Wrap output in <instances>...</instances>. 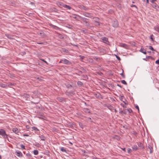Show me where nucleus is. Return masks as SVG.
<instances>
[{
  "label": "nucleus",
  "mask_w": 159,
  "mask_h": 159,
  "mask_svg": "<svg viewBox=\"0 0 159 159\" xmlns=\"http://www.w3.org/2000/svg\"><path fill=\"white\" fill-rule=\"evenodd\" d=\"M81 20L82 21V23L83 24H84L85 25L87 26H89L90 25L89 22L87 20L88 19L85 17H83L81 16H79Z\"/></svg>",
  "instance_id": "f257e3e1"
},
{
  "label": "nucleus",
  "mask_w": 159,
  "mask_h": 159,
  "mask_svg": "<svg viewBox=\"0 0 159 159\" xmlns=\"http://www.w3.org/2000/svg\"><path fill=\"white\" fill-rule=\"evenodd\" d=\"M0 135H1L4 139L8 138V135L6 134V132L4 129H0Z\"/></svg>",
  "instance_id": "f03ea898"
},
{
  "label": "nucleus",
  "mask_w": 159,
  "mask_h": 159,
  "mask_svg": "<svg viewBox=\"0 0 159 159\" xmlns=\"http://www.w3.org/2000/svg\"><path fill=\"white\" fill-rule=\"evenodd\" d=\"M146 150L147 151H149L150 153H152L153 151L152 146L151 144H148L146 146Z\"/></svg>",
  "instance_id": "7ed1b4c3"
},
{
  "label": "nucleus",
  "mask_w": 159,
  "mask_h": 159,
  "mask_svg": "<svg viewBox=\"0 0 159 159\" xmlns=\"http://www.w3.org/2000/svg\"><path fill=\"white\" fill-rule=\"evenodd\" d=\"M84 16L90 18H94L92 16V14L90 13L84 12L83 13Z\"/></svg>",
  "instance_id": "20e7f679"
},
{
  "label": "nucleus",
  "mask_w": 159,
  "mask_h": 159,
  "mask_svg": "<svg viewBox=\"0 0 159 159\" xmlns=\"http://www.w3.org/2000/svg\"><path fill=\"white\" fill-rule=\"evenodd\" d=\"M112 25L114 27H117L118 25L117 21L116 20H113L112 22Z\"/></svg>",
  "instance_id": "39448f33"
},
{
  "label": "nucleus",
  "mask_w": 159,
  "mask_h": 159,
  "mask_svg": "<svg viewBox=\"0 0 159 159\" xmlns=\"http://www.w3.org/2000/svg\"><path fill=\"white\" fill-rule=\"evenodd\" d=\"M101 39L104 43H106L107 44H108L109 43V42L108 41V39L107 37H102L101 38Z\"/></svg>",
  "instance_id": "423d86ee"
},
{
  "label": "nucleus",
  "mask_w": 159,
  "mask_h": 159,
  "mask_svg": "<svg viewBox=\"0 0 159 159\" xmlns=\"http://www.w3.org/2000/svg\"><path fill=\"white\" fill-rule=\"evenodd\" d=\"M79 7L81 9L84 10L85 11H86L89 9V8L88 7L85 6L83 5H80Z\"/></svg>",
  "instance_id": "0eeeda50"
},
{
  "label": "nucleus",
  "mask_w": 159,
  "mask_h": 159,
  "mask_svg": "<svg viewBox=\"0 0 159 159\" xmlns=\"http://www.w3.org/2000/svg\"><path fill=\"white\" fill-rule=\"evenodd\" d=\"M61 60L62 61L63 63L65 64L70 65L71 64V63L69 61L66 59H61Z\"/></svg>",
  "instance_id": "6e6552de"
},
{
  "label": "nucleus",
  "mask_w": 159,
  "mask_h": 159,
  "mask_svg": "<svg viewBox=\"0 0 159 159\" xmlns=\"http://www.w3.org/2000/svg\"><path fill=\"white\" fill-rule=\"evenodd\" d=\"M66 95L69 96L70 95H72V94H73L74 93V92L72 91H66Z\"/></svg>",
  "instance_id": "1a4fd4ad"
},
{
  "label": "nucleus",
  "mask_w": 159,
  "mask_h": 159,
  "mask_svg": "<svg viewBox=\"0 0 159 159\" xmlns=\"http://www.w3.org/2000/svg\"><path fill=\"white\" fill-rule=\"evenodd\" d=\"M49 25L52 28L54 29H55L56 30H59L60 29V28L57 26H55V25H52V24H50V25Z\"/></svg>",
  "instance_id": "9d476101"
},
{
  "label": "nucleus",
  "mask_w": 159,
  "mask_h": 159,
  "mask_svg": "<svg viewBox=\"0 0 159 159\" xmlns=\"http://www.w3.org/2000/svg\"><path fill=\"white\" fill-rule=\"evenodd\" d=\"M96 97L98 98H102V96L100 93H97L95 94Z\"/></svg>",
  "instance_id": "9b49d317"
},
{
  "label": "nucleus",
  "mask_w": 159,
  "mask_h": 159,
  "mask_svg": "<svg viewBox=\"0 0 159 159\" xmlns=\"http://www.w3.org/2000/svg\"><path fill=\"white\" fill-rule=\"evenodd\" d=\"M12 131L16 134H17L19 132V130L17 128H14L12 129Z\"/></svg>",
  "instance_id": "f8f14e48"
},
{
  "label": "nucleus",
  "mask_w": 159,
  "mask_h": 159,
  "mask_svg": "<svg viewBox=\"0 0 159 159\" xmlns=\"http://www.w3.org/2000/svg\"><path fill=\"white\" fill-rule=\"evenodd\" d=\"M5 35L8 38L10 39H14L13 37L14 36L9 34H6Z\"/></svg>",
  "instance_id": "ddd939ff"
},
{
  "label": "nucleus",
  "mask_w": 159,
  "mask_h": 159,
  "mask_svg": "<svg viewBox=\"0 0 159 159\" xmlns=\"http://www.w3.org/2000/svg\"><path fill=\"white\" fill-rule=\"evenodd\" d=\"M138 146L139 147H140L141 148L144 149V148L142 143L140 142H139L138 143Z\"/></svg>",
  "instance_id": "4468645a"
},
{
  "label": "nucleus",
  "mask_w": 159,
  "mask_h": 159,
  "mask_svg": "<svg viewBox=\"0 0 159 159\" xmlns=\"http://www.w3.org/2000/svg\"><path fill=\"white\" fill-rule=\"evenodd\" d=\"M140 51L143 53H144V54H147V52H146V50H145L144 48H141V49L140 50Z\"/></svg>",
  "instance_id": "2eb2a0df"
},
{
  "label": "nucleus",
  "mask_w": 159,
  "mask_h": 159,
  "mask_svg": "<svg viewBox=\"0 0 159 159\" xmlns=\"http://www.w3.org/2000/svg\"><path fill=\"white\" fill-rule=\"evenodd\" d=\"M57 36L61 39H63L64 38L62 35L58 33L57 34Z\"/></svg>",
  "instance_id": "dca6fc26"
},
{
  "label": "nucleus",
  "mask_w": 159,
  "mask_h": 159,
  "mask_svg": "<svg viewBox=\"0 0 159 159\" xmlns=\"http://www.w3.org/2000/svg\"><path fill=\"white\" fill-rule=\"evenodd\" d=\"M121 47H123L124 48L126 49H128L129 48V46L125 43L122 44H121Z\"/></svg>",
  "instance_id": "f3484780"
},
{
  "label": "nucleus",
  "mask_w": 159,
  "mask_h": 159,
  "mask_svg": "<svg viewBox=\"0 0 159 159\" xmlns=\"http://www.w3.org/2000/svg\"><path fill=\"white\" fill-rule=\"evenodd\" d=\"M37 34L42 37H43V35H44L45 34L43 33L42 31H40L39 32H38L37 33Z\"/></svg>",
  "instance_id": "a211bd4d"
},
{
  "label": "nucleus",
  "mask_w": 159,
  "mask_h": 159,
  "mask_svg": "<svg viewBox=\"0 0 159 159\" xmlns=\"http://www.w3.org/2000/svg\"><path fill=\"white\" fill-rule=\"evenodd\" d=\"M77 85L79 87H81L83 85V83L80 81H78L77 82Z\"/></svg>",
  "instance_id": "6ab92c4d"
},
{
  "label": "nucleus",
  "mask_w": 159,
  "mask_h": 159,
  "mask_svg": "<svg viewBox=\"0 0 159 159\" xmlns=\"http://www.w3.org/2000/svg\"><path fill=\"white\" fill-rule=\"evenodd\" d=\"M57 99L60 102H62L65 100V99L61 97H57Z\"/></svg>",
  "instance_id": "aec40b11"
},
{
  "label": "nucleus",
  "mask_w": 159,
  "mask_h": 159,
  "mask_svg": "<svg viewBox=\"0 0 159 159\" xmlns=\"http://www.w3.org/2000/svg\"><path fill=\"white\" fill-rule=\"evenodd\" d=\"M63 7H64L67 8L69 10H70L71 9V7H70L69 6H68V5H66V4H63Z\"/></svg>",
  "instance_id": "412c9836"
},
{
  "label": "nucleus",
  "mask_w": 159,
  "mask_h": 159,
  "mask_svg": "<svg viewBox=\"0 0 159 159\" xmlns=\"http://www.w3.org/2000/svg\"><path fill=\"white\" fill-rule=\"evenodd\" d=\"M16 152V153H17V156L18 157H22V153H21V152Z\"/></svg>",
  "instance_id": "4be33fe9"
},
{
  "label": "nucleus",
  "mask_w": 159,
  "mask_h": 159,
  "mask_svg": "<svg viewBox=\"0 0 159 159\" xmlns=\"http://www.w3.org/2000/svg\"><path fill=\"white\" fill-rule=\"evenodd\" d=\"M132 149L134 151H136L138 149V148L136 145H134L133 146Z\"/></svg>",
  "instance_id": "5701e85b"
},
{
  "label": "nucleus",
  "mask_w": 159,
  "mask_h": 159,
  "mask_svg": "<svg viewBox=\"0 0 159 159\" xmlns=\"http://www.w3.org/2000/svg\"><path fill=\"white\" fill-rule=\"evenodd\" d=\"M78 16L79 17V16H80L79 15H76L75 14H73L72 16V17L73 18L75 19L76 20H77V17H78Z\"/></svg>",
  "instance_id": "b1692460"
},
{
  "label": "nucleus",
  "mask_w": 159,
  "mask_h": 159,
  "mask_svg": "<svg viewBox=\"0 0 159 159\" xmlns=\"http://www.w3.org/2000/svg\"><path fill=\"white\" fill-rule=\"evenodd\" d=\"M39 137L42 140L44 141L45 139V137L43 135H41L39 136Z\"/></svg>",
  "instance_id": "393cba45"
},
{
  "label": "nucleus",
  "mask_w": 159,
  "mask_h": 159,
  "mask_svg": "<svg viewBox=\"0 0 159 159\" xmlns=\"http://www.w3.org/2000/svg\"><path fill=\"white\" fill-rule=\"evenodd\" d=\"M84 111L86 113H90V111L89 109L88 108H84Z\"/></svg>",
  "instance_id": "a878e982"
},
{
  "label": "nucleus",
  "mask_w": 159,
  "mask_h": 159,
  "mask_svg": "<svg viewBox=\"0 0 159 159\" xmlns=\"http://www.w3.org/2000/svg\"><path fill=\"white\" fill-rule=\"evenodd\" d=\"M93 58L96 60L97 61H99L100 60V58L98 57H97L95 56H93Z\"/></svg>",
  "instance_id": "bb28decb"
},
{
  "label": "nucleus",
  "mask_w": 159,
  "mask_h": 159,
  "mask_svg": "<svg viewBox=\"0 0 159 159\" xmlns=\"http://www.w3.org/2000/svg\"><path fill=\"white\" fill-rule=\"evenodd\" d=\"M155 30L157 32H159V26H157L155 27Z\"/></svg>",
  "instance_id": "cd10ccee"
},
{
  "label": "nucleus",
  "mask_w": 159,
  "mask_h": 159,
  "mask_svg": "<svg viewBox=\"0 0 159 159\" xmlns=\"http://www.w3.org/2000/svg\"><path fill=\"white\" fill-rule=\"evenodd\" d=\"M33 153L35 155H37L38 154L39 152L38 150H34L33 151Z\"/></svg>",
  "instance_id": "c85d7f7f"
},
{
  "label": "nucleus",
  "mask_w": 159,
  "mask_h": 159,
  "mask_svg": "<svg viewBox=\"0 0 159 159\" xmlns=\"http://www.w3.org/2000/svg\"><path fill=\"white\" fill-rule=\"evenodd\" d=\"M34 145L38 147H39L40 146V144L36 142L34 144Z\"/></svg>",
  "instance_id": "c756f323"
},
{
  "label": "nucleus",
  "mask_w": 159,
  "mask_h": 159,
  "mask_svg": "<svg viewBox=\"0 0 159 159\" xmlns=\"http://www.w3.org/2000/svg\"><path fill=\"white\" fill-rule=\"evenodd\" d=\"M146 58H148V59H150L152 60H154V58H153L151 56H147L146 57Z\"/></svg>",
  "instance_id": "7c9ffc66"
},
{
  "label": "nucleus",
  "mask_w": 159,
  "mask_h": 159,
  "mask_svg": "<svg viewBox=\"0 0 159 159\" xmlns=\"http://www.w3.org/2000/svg\"><path fill=\"white\" fill-rule=\"evenodd\" d=\"M0 86L2 87V88H5L6 86V85L5 84L1 83V84H0Z\"/></svg>",
  "instance_id": "2f4dec72"
},
{
  "label": "nucleus",
  "mask_w": 159,
  "mask_h": 159,
  "mask_svg": "<svg viewBox=\"0 0 159 159\" xmlns=\"http://www.w3.org/2000/svg\"><path fill=\"white\" fill-rule=\"evenodd\" d=\"M61 150L63 152H66V151L65 149L63 147H61Z\"/></svg>",
  "instance_id": "473e14b6"
},
{
  "label": "nucleus",
  "mask_w": 159,
  "mask_h": 159,
  "mask_svg": "<svg viewBox=\"0 0 159 159\" xmlns=\"http://www.w3.org/2000/svg\"><path fill=\"white\" fill-rule=\"evenodd\" d=\"M119 113L122 115L124 114V111L122 110L121 108H120L119 109Z\"/></svg>",
  "instance_id": "72a5a7b5"
},
{
  "label": "nucleus",
  "mask_w": 159,
  "mask_h": 159,
  "mask_svg": "<svg viewBox=\"0 0 159 159\" xmlns=\"http://www.w3.org/2000/svg\"><path fill=\"white\" fill-rule=\"evenodd\" d=\"M45 154H46L48 156H50V152L48 151H47L45 152Z\"/></svg>",
  "instance_id": "f704fd0d"
},
{
  "label": "nucleus",
  "mask_w": 159,
  "mask_h": 159,
  "mask_svg": "<svg viewBox=\"0 0 159 159\" xmlns=\"http://www.w3.org/2000/svg\"><path fill=\"white\" fill-rule=\"evenodd\" d=\"M149 48L152 51H155V50L153 48V47L151 46H149Z\"/></svg>",
  "instance_id": "c9c22d12"
},
{
  "label": "nucleus",
  "mask_w": 159,
  "mask_h": 159,
  "mask_svg": "<svg viewBox=\"0 0 159 159\" xmlns=\"http://www.w3.org/2000/svg\"><path fill=\"white\" fill-rule=\"evenodd\" d=\"M120 75L122 76V77L123 78H125V76L124 75V71L122 70V73L120 74Z\"/></svg>",
  "instance_id": "e433bc0d"
},
{
  "label": "nucleus",
  "mask_w": 159,
  "mask_h": 159,
  "mask_svg": "<svg viewBox=\"0 0 159 159\" xmlns=\"http://www.w3.org/2000/svg\"><path fill=\"white\" fill-rule=\"evenodd\" d=\"M26 155L29 158H30L31 157V155L30 153H27L26 154Z\"/></svg>",
  "instance_id": "4c0bfd02"
},
{
  "label": "nucleus",
  "mask_w": 159,
  "mask_h": 159,
  "mask_svg": "<svg viewBox=\"0 0 159 159\" xmlns=\"http://www.w3.org/2000/svg\"><path fill=\"white\" fill-rule=\"evenodd\" d=\"M121 82L122 84H123L125 85H127V83L125 80H121Z\"/></svg>",
  "instance_id": "58836bf2"
},
{
  "label": "nucleus",
  "mask_w": 159,
  "mask_h": 159,
  "mask_svg": "<svg viewBox=\"0 0 159 159\" xmlns=\"http://www.w3.org/2000/svg\"><path fill=\"white\" fill-rule=\"evenodd\" d=\"M32 129L35 130H37V131H39V130L36 127H32Z\"/></svg>",
  "instance_id": "ea45409f"
},
{
  "label": "nucleus",
  "mask_w": 159,
  "mask_h": 159,
  "mask_svg": "<svg viewBox=\"0 0 159 159\" xmlns=\"http://www.w3.org/2000/svg\"><path fill=\"white\" fill-rule=\"evenodd\" d=\"M95 25L96 26H99L100 24H99V22L98 21H97L96 22H95Z\"/></svg>",
  "instance_id": "a19ab883"
},
{
  "label": "nucleus",
  "mask_w": 159,
  "mask_h": 159,
  "mask_svg": "<svg viewBox=\"0 0 159 159\" xmlns=\"http://www.w3.org/2000/svg\"><path fill=\"white\" fill-rule=\"evenodd\" d=\"M127 111L129 112V113H130L132 112V110L131 109L129 108L127 110Z\"/></svg>",
  "instance_id": "79ce46f5"
},
{
  "label": "nucleus",
  "mask_w": 159,
  "mask_h": 159,
  "mask_svg": "<svg viewBox=\"0 0 159 159\" xmlns=\"http://www.w3.org/2000/svg\"><path fill=\"white\" fill-rule=\"evenodd\" d=\"M79 57H80V59L81 61L83 60L84 59V58L85 57L83 56L80 55L79 56Z\"/></svg>",
  "instance_id": "37998d69"
},
{
  "label": "nucleus",
  "mask_w": 159,
  "mask_h": 159,
  "mask_svg": "<svg viewBox=\"0 0 159 159\" xmlns=\"http://www.w3.org/2000/svg\"><path fill=\"white\" fill-rule=\"evenodd\" d=\"M93 19H95V22L97 21H98L99 20V18L97 17H94Z\"/></svg>",
  "instance_id": "c03bdc74"
},
{
  "label": "nucleus",
  "mask_w": 159,
  "mask_h": 159,
  "mask_svg": "<svg viewBox=\"0 0 159 159\" xmlns=\"http://www.w3.org/2000/svg\"><path fill=\"white\" fill-rule=\"evenodd\" d=\"M57 4L59 5H60L62 6H63V3L62 2H57Z\"/></svg>",
  "instance_id": "a18cd8bd"
},
{
  "label": "nucleus",
  "mask_w": 159,
  "mask_h": 159,
  "mask_svg": "<svg viewBox=\"0 0 159 159\" xmlns=\"http://www.w3.org/2000/svg\"><path fill=\"white\" fill-rule=\"evenodd\" d=\"M66 87L67 88H69L70 87H72V86L71 84H68L66 85Z\"/></svg>",
  "instance_id": "49530a36"
},
{
  "label": "nucleus",
  "mask_w": 159,
  "mask_h": 159,
  "mask_svg": "<svg viewBox=\"0 0 159 159\" xmlns=\"http://www.w3.org/2000/svg\"><path fill=\"white\" fill-rule=\"evenodd\" d=\"M152 36H153V34H152L150 36V38L152 41H154V39L153 38H152Z\"/></svg>",
  "instance_id": "de8ad7c7"
},
{
  "label": "nucleus",
  "mask_w": 159,
  "mask_h": 159,
  "mask_svg": "<svg viewBox=\"0 0 159 159\" xmlns=\"http://www.w3.org/2000/svg\"><path fill=\"white\" fill-rule=\"evenodd\" d=\"M20 147L22 149H25V146L23 144H21L20 145Z\"/></svg>",
  "instance_id": "09e8293b"
},
{
  "label": "nucleus",
  "mask_w": 159,
  "mask_h": 159,
  "mask_svg": "<svg viewBox=\"0 0 159 159\" xmlns=\"http://www.w3.org/2000/svg\"><path fill=\"white\" fill-rule=\"evenodd\" d=\"M116 58H117V59H118V61H120L121 60V59L118 56L116 55Z\"/></svg>",
  "instance_id": "8fccbe9b"
},
{
  "label": "nucleus",
  "mask_w": 159,
  "mask_h": 159,
  "mask_svg": "<svg viewBox=\"0 0 159 159\" xmlns=\"http://www.w3.org/2000/svg\"><path fill=\"white\" fill-rule=\"evenodd\" d=\"M135 108L136 109H137L138 110V112H139V107L138 106V105H136L135 106Z\"/></svg>",
  "instance_id": "3c124183"
},
{
  "label": "nucleus",
  "mask_w": 159,
  "mask_h": 159,
  "mask_svg": "<svg viewBox=\"0 0 159 159\" xmlns=\"http://www.w3.org/2000/svg\"><path fill=\"white\" fill-rule=\"evenodd\" d=\"M79 125L81 128H83V125L82 123L80 122L79 123Z\"/></svg>",
  "instance_id": "603ef678"
},
{
  "label": "nucleus",
  "mask_w": 159,
  "mask_h": 159,
  "mask_svg": "<svg viewBox=\"0 0 159 159\" xmlns=\"http://www.w3.org/2000/svg\"><path fill=\"white\" fill-rule=\"evenodd\" d=\"M80 69L84 71V72L85 71V69L83 67H81L80 68Z\"/></svg>",
  "instance_id": "864d4df0"
},
{
  "label": "nucleus",
  "mask_w": 159,
  "mask_h": 159,
  "mask_svg": "<svg viewBox=\"0 0 159 159\" xmlns=\"http://www.w3.org/2000/svg\"><path fill=\"white\" fill-rule=\"evenodd\" d=\"M8 86H13L14 85V84H12V83H8Z\"/></svg>",
  "instance_id": "5fc2aeb1"
},
{
  "label": "nucleus",
  "mask_w": 159,
  "mask_h": 159,
  "mask_svg": "<svg viewBox=\"0 0 159 159\" xmlns=\"http://www.w3.org/2000/svg\"><path fill=\"white\" fill-rule=\"evenodd\" d=\"M155 63L157 64H159V60L158 59L155 61Z\"/></svg>",
  "instance_id": "6e6d98bb"
},
{
  "label": "nucleus",
  "mask_w": 159,
  "mask_h": 159,
  "mask_svg": "<svg viewBox=\"0 0 159 159\" xmlns=\"http://www.w3.org/2000/svg\"><path fill=\"white\" fill-rule=\"evenodd\" d=\"M120 105L124 108H126V107L124 104L121 103Z\"/></svg>",
  "instance_id": "4d7b16f0"
},
{
  "label": "nucleus",
  "mask_w": 159,
  "mask_h": 159,
  "mask_svg": "<svg viewBox=\"0 0 159 159\" xmlns=\"http://www.w3.org/2000/svg\"><path fill=\"white\" fill-rule=\"evenodd\" d=\"M127 150H128V152L129 153L130 152V151H131V149H130L129 148H128L127 149Z\"/></svg>",
  "instance_id": "13d9d810"
},
{
  "label": "nucleus",
  "mask_w": 159,
  "mask_h": 159,
  "mask_svg": "<svg viewBox=\"0 0 159 159\" xmlns=\"http://www.w3.org/2000/svg\"><path fill=\"white\" fill-rule=\"evenodd\" d=\"M108 107L110 110H111V108L112 107L111 105H110L108 106Z\"/></svg>",
  "instance_id": "bf43d9fd"
},
{
  "label": "nucleus",
  "mask_w": 159,
  "mask_h": 159,
  "mask_svg": "<svg viewBox=\"0 0 159 159\" xmlns=\"http://www.w3.org/2000/svg\"><path fill=\"white\" fill-rule=\"evenodd\" d=\"M131 7H136V8H137V7L134 5H131Z\"/></svg>",
  "instance_id": "052dcab7"
},
{
  "label": "nucleus",
  "mask_w": 159,
  "mask_h": 159,
  "mask_svg": "<svg viewBox=\"0 0 159 159\" xmlns=\"http://www.w3.org/2000/svg\"><path fill=\"white\" fill-rule=\"evenodd\" d=\"M157 0H151L150 1V2L152 3H153L155 1H156Z\"/></svg>",
  "instance_id": "680f3d73"
},
{
  "label": "nucleus",
  "mask_w": 159,
  "mask_h": 159,
  "mask_svg": "<svg viewBox=\"0 0 159 159\" xmlns=\"http://www.w3.org/2000/svg\"><path fill=\"white\" fill-rule=\"evenodd\" d=\"M88 120L90 121L91 122H92V120H91V119L90 118H88Z\"/></svg>",
  "instance_id": "e2e57ef3"
},
{
  "label": "nucleus",
  "mask_w": 159,
  "mask_h": 159,
  "mask_svg": "<svg viewBox=\"0 0 159 159\" xmlns=\"http://www.w3.org/2000/svg\"><path fill=\"white\" fill-rule=\"evenodd\" d=\"M42 60L44 62H45V63H46V64H48V63H47V62L46 61H45L44 59H42Z\"/></svg>",
  "instance_id": "0e129e2a"
},
{
  "label": "nucleus",
  "mask_w": 159,
  "mask_h": 159,
  "mask_svg": "<svg viewBox=\"0 0 159 159\" xmlns=\"http://www.w3.org/2000/svg\"><path fill=\"white\" fill-rule=\"evenodd\" d=\"M30 4H31V5H35L34 3V2H30Z\"/></svg>",
  "instance_id": "69168bd1"
},
{
  "label": "nucleus",
  "mask_w": 159,
  "mask_h": 159,
  "mask_svg": "<svg viewBox=\"0 0 159 159\" xmlns=\"http://www.w3.org/2000/svg\"><path fill=\"white\" fill-rule=\"evenodd\" d=\"M146 2L147 4H148L149 2V0H146Z\"/></svg>",
  "instance_id": "338daca9"
},
{
  "label": "nucleus",
  "mask_w": 159,
  "mask_h": 159,
  "mask_svg": "<svg viewBox=\"0 0 159 159\" xmlns=\"http://www.w3.org/2000/svg\"><path fill=\"white\" fill-rule=\"evenodd\" d=\"M117 86L120 87V88H122V86L119 84H117Z\"/></svg>",
  "instance_id": "774afa93"
}]
</instances>
